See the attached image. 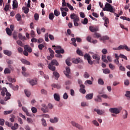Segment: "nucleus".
Here are the masks:
<instances>
[{"label":"nucleus","mask_w":130,"mask_h":130,"mask_svg":"<svg viewBox=\"0 0 130 130\" xmlns=\"http://www.w3.org/2000/svg\"><path fill=\"white\" fill-rule=\"evenodd\" d=\"M103 11L110 12V13H114L115 9L113 8L112 5L107 2L105 5V8H103Z\"/></svg>","instance_id":"1"},{"label":"nucleus","mask_w":130,"mask_h":130,"mask_svg":"<svg viewBox=\"0 0 130 130\" xmlns=\"http://www.w3.org/2000/svg\"><path fill=\"white\" fill-rule=\"evenodd\" d=\"M4 54H6V55H7V56H11V55L13 54L11 51H9L8 50H4Z\"/></svg>","instance_id":"16"},{"label":"nucleus","mask_w":130,"mask_h":130,"mask_svg":"<svg viewBox=\"0 0 130 130\" xmlns=\"http://www.w3.org/2000/svg\"><path fill=\"white\" fill-rule=\"evenodd\" d=\"M92 57L93 59H95L96 60V63H99V61L100 60V56H99L98 54H94L92 56Z\"/></svg>","instance_id":"11"},{"label":"nucleus","mask_w":130,"mask_h":130,"mask_svg":"<svg viewBox=\"0 0 130 130\" xmlns=\"http://www.w3.org/2000/svg\"><path fill=\"white\" fill-rule=\"evenodd\" d=\"M54 98L55 101H60V96H59V94L57 93L54 94Z\"/></svg>","instance_id":"18"},{"label":"nucleus","mask_w":130,"mask_h":130,"mask_svg":"<svg viewBox=\"0 0 130 130\" xmlns=\"http://www.w3.org/2000/svg\"><path fill=\"white\" fill-rule=\"evenodd\" d=\"M71 124L73 125V126H74L75 127H76V128H78V129H79V130L84 129L83 126H82L81 125H80V124L76 123L75 121H71Z\"/></svg>","instance_id":"5"},{"label":"nucleus","mask_w":130,"mask_h":130,"mask_svg":"<svg viewBox=\"0 0 130 130\" xmlns=\"http://www.w3.org/2000/svg\"><path fill=\"white\" fill-rule=\"evenodd\" d=\"M6 33H7V34H8V35H9V36H12V30H11L9 28H6Z\"/></svg>","instance_id":"34"},{"label":"nucleus","mask_w":130,"mask_h":130,"mask_svg":"<svg viewBox=\"0 0 130 130\" xmlns=\"http://www.w3.org/2000/svg\"><path fill=\"white\" fill-rule=\"evenodd\" d=\"M109 68L111 69V70H115V66L114 65H113L112 63L109 64Z\"/></svg>","instance_id":"58"},{"label":"nucleus","mask_w":130,"mask_h":130,"mask_svg":"<svg viewBox=\"0 0 130 130\" xmlns=\"http://www.w3.org/2000/svg\"><path fill=\"white\" fill-rule=\"evenodd\" d=\"M31 111H32V113H36L37 112V109L34 107H32Z\"/></svg>","instance_id":"63"},{"label":"nucleus","mask_w":130,"mask_h":130,"mask_svg":"<svg viewBox=\"0 0 130 130\" xmlns=\"http://www.w3.org/2000/svg\"><path fill=\"white\" fill-rule=\"evenodd\" d=\"M109 111L110 112H111V113H114L115 114H118V113H120V110L116 108H110Z\"/></svg>","instance_id":"8"},{"label":"nucleus","mask_w":130,"mask_h":130,"mask_svg":"<svg viewBox=\"0 0 130 130\" xmlns=\"http://www.w3.org/2000/svg\"><path fill=\"white\" fill-rule=\"evenodd\" d=\"M42 124L43 126H46L47 124H46V121L44 118L42 119Z\"/></svg>","instance_id":"50"},{"label":"nucleus","mask_w":130,"mask_h":130,"mask_svg":"<svg viewBox=\"0 0 130 130\" xmlns=\"http://www.w3.org/2000/svg\"><path fill=\"white\" fill-rule=\"evenodd\" d=\"M94 111L96 112L99 115H102L104 113V111L98 109H94Z\"/></svg>","instance_id":"19"},{"label":"nucleus","mask_w":130,"mask_h":130,"mask_svg":"<svg viewBox=\"0 0 130 130\" xmlns=\"http://www.w3.org/2000/svg\"><path fill=\"white\" fill-rule=\"evenodd\" d=\"M93 38H100V41H104L105 40H109V37L107 36L101 37V35L98 32H95L93 35Z\"/></svg>","instance_id":"3"},{"label":"nucleus","mask_w":130,"mask_h":130,"mask_svg":"<svg viewBox=\"0 0 130 130\" xmlns=\"http://www.w3.org/2000/svg\"><path fill=\"white\" fill-rule=\"evenodd\" d=\"M6 95L7 96L5 98V101H8L9 99H11V94L10 92H8V90H7V91L6 92Z\"/></svg>","instance_id":"14"},{"label":"nucleus","mask_w":130,"mask_h":130,"mask_svg":"<svg viewBox=\"0 0 130 130\" xmlns=\"http://www.w3.org/2000/svg\"><path fill=\"white\" fill-rule=\"evenodd\" d=\"M20 60L21 62H22V63H23L24 64H27L28 66H30V62H29V61H27L25 59H21Z\"/></svg>","instance_id":"22"},{"label":"nucleus","mask_w":130,"mask_h":130,"mask_svg":"<svg viewBox=\"0 0 130 130\" xmlns=\"http://www.w3.org/2000/svg\"><path fill=\"white\" fill-rule=\"evenodd\" d=\"M24 92L27 97H29L31 95V93L26 89L24 90Z\"/></svg>","instance_id":"60"},{"label":"nucleus","mask_w":130,"mask_h":130,"mask_svg":"<svg viewBox=\"0 0 130 130\" xmlns=\"http://www.w3.org/2000/svg\"><path fill=\"white\" fill-rule=\"evenodd\" d=\"M93 93L88 94L86 95L85 98L87 100H91V99L93 98Z\"/></svg>","instance_id":"24"},{"label":"nucleus","mask_w":130,"mask_h":130,"mask_svg":"<svg viewBox=\"0 0 130 130\" xmlns=\"http://www.w3.org/2000/svg\"><path fill=\"white\" fill-rule=\"evenodd\" d=\"M12 7H13V9H15V8H18V2H17V0L13 1Z\"/></svg>","instance_id":"26"},{"label":"nucleus","mask_w":130,"mask_h":130,"mask_svg":"<svg viewBox=\"0 0 130 130\" xmlns=\"http://www.w3.org/2000/svg\"><path fill=\"white\" fill-rule=\"evenodd\" d=\"M114 63L117 64V66H118V67H119V65L120 64V63H119V59H115L114 60Z\"/></svg>","instance_id":"47"},{"label":"nucleus","mask_w":130,"mask_h":130,"mask_svg":"<svg viewBox=\"0 0 130 130\" xmlns=\"http://www.w3.org/2000/svg\"><path fill=\"white\" fill-rule=\"evenodd\" d=\"M98 82L100 85H104V81L102 79H99Z\"/></svg>","instance_id":"59"},{"label":"nucleus","mask_w":130,"mask_h":130,"mask_svg":"<svg viewBox=\"0 0 130 130\" xmlns=\"http://www.w3.org/2000/svg\"><path fill=\"white\" fill-rule=\"evenodd\" d=\"M119 56L121 58H123V59H125V60H127V57H126V56L122 54H120Z\"/></svg>","instance_id":"49"},{"label":"nucleus","mask_w":130,"mask_h":130,"mask_svg":"<svg viewBox=\"0 0 130 130\" xmlns=\"http://www.w3.org/2000/svg\"><path fill=\"white\" fill-rule=\"evenodd\" d=\"M22 70L23 71V72H22V75H23V76H24V77H28V76H29V74L25 73V72H26V68L22 67Z\"/></svg>","instance_id":"21"},{"label":"nucleus","mask_w":130,"mask_h":130,"mask_svg":"<svg viewBox=\"0 0 130 130\" xmlns=\"http://www.w3.org/2000/svg\"><path fill=\"white\" fill-rule=\"evenodd\" d=\"M67 6L70 9V10H71V11H74V7L70 4L67 3Z\"/></svg>","instance_id":"52"},{"label":"nucleus","mask_w":130,"mask_h":130,"mask_svg":"<svg viewBox=\"0 0 130 130\" xmlns=\"http://www.w3.org/2000/svg\"><path fill=\"white\" fill-rule=\"evenodd\" d=\"M123 112L124 113V115H123V118L124 119H125V118H127V111H126V110H124L123 111Z\"/></svg>","instance_id":"42"},{"label":"nucleus","mask_w":130,"mask_h":130,"mask_svg":"<svg viewBox=\"0 0 130 130\" xmlns=\"http://www.w3.org/2000/svg\"><path fill=\"white\" fill-rule=\"evenodd\" d=\"M82 23L84 25H87V24H88V18H85L84 19V20L83 21H82Z\"/></svg>","instance_id":"51"},{"label":"nucleus","mask_w":130,"mask_h":130,"mask_svg":"<svg viewBox=\"0 0 130 130\" xmlns=\"http://www.w3.org/2000/svg\"><path fill=\"white\" fill-rule=\"evenodd\" d=\"M52 47H54V50H56V49H61V46H55V45H53Z\"/></svg>","instance_id":"57"},{"label":"nucleus","mask_w":130,"mask_h":130,"mask_svg":"<svg viewBox=\"0 0 130 130\" xmlns=\"http://www.w3.org/2000/svg\"><path fill=\"white\" fill-rule=\"evenodd\" d=\"M10 7H11V5L10 4H7L5 8H4V10L5 12H8L9 11V9H10Z\"/></svg>","instance_id":"41"},{"label":"nucleus","mask_w":130,"mask_h":130,"mask_svg":"<svg viewBox=\"0 0 130 130\" xmlns=\"http://www.w3.org/2000/svg\"><path fill=\"white\" fill-rule=\"evenodd\" d=\"M54 14L56 17H58L59 15H60V12L59 11H57L56 10H55L54 11Z\"/></svg>","instance_id":"45"},{"label":"nucleus","mask_w":130,"mask_h":130,"mask_svg":"<svg viewBox=\"0 0 130 130\" xmlns=\"http://www.w3.org/2000/svg\"><path fill=\"white\" fill-rule=\"evenodd\" d=\"M50 121L52 122V123H56V122L58 121V119L55 117L54 119H50Z\"/></svg>","instance_id":"32"},{"label":"nucleus","mask_w":130,"mask_h":130,"mask_svg":"<svg viewBox=\"0 0 130 130\" xmlns=\"http://www.w3.org/2000/svg\"><path fill=\"white\" fill-rule=\"evenodd\" d=\"M6 92H7V88H3V90L1 92V94L2 95V96L3 97H4V96L6 94Z\"/></svg>","instance_id":"44"},{"label":"nucleus","mask_w":130,"mask_h":130,"mask_svg":"<svg viewBox=\"0 0 130 130\" xmlns=\"http://www.w3.org/2000/svg\"><path fill=\"white\" fill-rule=\"evenodd\" d=\"M35 20L36 21H38L39 19V15L37 13H35L34 15Z\"/></svg>","instance_id":"61"},{"label":"nucleus","mask_w":130,"mask_h":130,"mask_svg":"<svg viewBox=\"0 0 130 130\" xmlns=\"http://www.w3.org/2000/svg\"><path fill=\"white\" fill-rule=\"evenodd\" d=\"M66 64H67V66H68L69 67H70V66H71V62H70L69 58H68L66 59Z\"/></svg>","instance_id":"64"},{"label":"nucleus","mask_w":130,"mask_h":130,"mask_svg":"<svg viewBox=\"0 0 130 130\" xmlns=\"http://www.w3.org/2000/svg\"><path fill=\"white\" fill-rule=\"evenodd\" d=\"M10 120L11 122H14V121H15V116L14 115H11Z\"/></svg>","instance_id":"56"},{"label":"nucleus","mask_w":130,"mask_h":130,"mask_svg":"<svg viewBox=\"0 0 130 130\" xmlns=\"http://www.w3.org/2000/svg\"><path fill=\"white\" fill-rule=\"evenodd\" d=\"M24 49L27 52H29V53H31L32 52V48L30 47L28 45H24Z\"/></svg>","instance_id":"12"},{"label":"nucleus","mask_w":130,"mask_h":130,"mask_svg":"<svg viewBox=\"0 0 130 130\" xmlns=\"http://www.w3.org/2000/svg\"><path fill=\"white\" fill-rule=\"evenodd\" d=\"M54 18V15L51 13L49 15V19L50 20H53V18Z\"/></svg>","instance_id":"53"},{"label":"nucleus","mask_w":130,"mask_h":130,"mask_svg":"<svg viewBox=\"0 0 130 130\" xmlns=\"http://www.w3.org/2000/svg\"><path fill=\"white\" fill-rule=\"evenodd\" d=\"M15 18L16 20H17L19 22H20V21H22V16H21V15H20L19 14H17L15 16Z\"/></svg>","instance_id":"29"},{"label":"nucleus","mask_w":130,"mask_h":130,"mask_svg":"<svg viewBox=\"0 0 130 130\" xmlns=\"http://www.w3.org/2000/svg\"><path fill=\"white\" fill-rule=\"evenodd\" d=\"M74 21V26H75L76 27H77V26H79V23H78V22H79V21H80V18H78L77 20H73Z\"/></svg>","instance_id":"39"},{"label":"nucleus","mask_w":130,"mask_h":130,"mask_svg":"<svg viewBox=\"0 0 130 130\" xmlns=\"http://www.w3.org/2000/svg\"><path fill=\"white\" fill-rule=\"evenodd\" d=\"M5 74H11V70L9 68H6L4 70Z\"/></svg>","instance_id":"46"},{"label":"nucleus","mask_w":130,"mask_h":130,"mask_svg":"<svg viewBox=\"0 0 130 130\" xmlns=\"http://www.w3.org/2000/svg\"><path fill=\"white\" fill-rule=\"evenodd\" d=\"M60 49V50H56L55 51L56 53L59 54H60V53H62V54L64 53V50H63V49H61H61Z\"/></svg>","instance_id":"30"},{"label":"nucleus","mask_w":130,"mask_h":130,"mask_svg":"<svg viewBox=\"0 0 130 130\" xmlns=\"http://www.w3.org/2000/svg\"><path fill=\"white\" fill-rule=\"evenodd\" d=\"M58 64L59 63L58 62H57V60L55 59H53L51 61V63L48 64V68L51 71L54 72V71H55L56 68L53 66H56V67H57Z\"/></svg>","instance_id":"2"},{"label":"nucleus","mask_w":130,"mask_h":130,"mask_svg":"<svg viewBox=\"0 0 130 130\" xmlns=\"http://www.w3.org/2000/svg\"><path fill=\"white\" fill-rule=\"evenodd\" d=\"M89 30L91 32H95L98 31V28L90 26H89Z\"/></svg>","instance_id":"17"},{"label":"nucleus","mask_w":130,"mask_h":130,"mask_svg":"<svg viewBox=\"0 0 130 130\" xmlns=\"http://www.w3.org/2000/svg\"><path fill=\"white\" fill-rule=\"evenodd\" d=\"M81 105L82 107H85L86 106H89V104L85 102L81 103Z\"/></svg>","instance_id":"43"},{"label":"nucleus","mask_w":130,"mask_h":130,"mask_svg":"<svg viewBox=\"0 0 130 130\" xmlns=\"http://www.w3.org/2000/svg\"><path fill=\"white\" fill-rule=\"evenodd\" d=\"M52 86L53 87V88H56L57 89H60V85L58 84H53L52 85Z\"/></svg>","instance_id":"55"},{"label":"nucleus","mask_w":130,"mask_h":130,"mask_svg":"<svg viewBox=\"0 0 130 130\" xmlns=\"http://www.w3.org/2000/svg\"><path fill=\"white\" fill-rule=\"evenodd\" d=\"M84 58L85 59H87V60L88 61V62L89 64H93V61H92V60H91V56H90V55L89 54L86 53L84 55Z\"/></svg>","instance_id":"6"},{"label":"nucleus","mask_w":130,"mask_h":130,"mask_svg":"<svg viewBox=\"0 0 130 130\" xmlns=\"http://www.w3.org/2000/svg\"><path fill=\"white\" fill-rule=\"evenodd\" d=\"M12 112H13V111H5L4 112V114L7 115V114H11Z\"/></svg>","instance_id":"62"},{"label":"nucleus","mask_w":130,"mask_h":130,"mask_svg":"<svg viewBox=\"0 0 130 130\" xmlns=\"http://www.w3.org/2000/svg\"><path fill=\"white\" fill-rule=\"evenodd\" d=\"M70 18L72 20H78V19H79V17H78V15H76L75 13H73L71 14Z\"/></svg>","instance_id":"15"},{"label":"nucleus","mask_w":130,"mask_h":130,"mask_svg":"<svg viewBox=\"0 0 130 130\" xmlns=\"http://www.w3.org/2000/svg\"><path fill=\"white\" fill-rule=\"evenodd\" d=\"M71 41L72 42V43H71V44H72L73 45H74V46H75V47H77V43H76V42H81L82 41V39L80 38H73L71 39Z\"/></svg>","instance_id":"4"},{"label":"nucleus","mask_w":130,"mask_h":130,"mask_svg":"<svg viewBox=\"0 0 130 130\" xmlns=\"http://www.w3.org/2000/svg\"><path fill=\"white\" fill-rule=\"evenodd\" d=\"M103 19L105 20L104 25L105 26V27H108L107 24H109V19L107 17H103Z\"/></svg>","instance_id":"20"},{"label":"nucleus","mask_w":130,"mask_h":130,"mask_svg":"<svg viewBox=\"0 0 130 130\" xmlns=\"http://www.w3.org/2000/svg\"><path fill=\"white\" fill-rule=\"evenodd\" d=\"M119 67L120 71H122L123 72H125V68H124V67L122 66V64H120Z\"/></svg>","instance_id":"40"},{"label":"nucleus","mask_w":130,"mask_h":130,"mask_svg":"<svg viewBox=\"0 0 130 130\" xmlns=\"http://www.w3.org/2000/svg\"><path fill=\"white\" fill-rule=\"evenodd\" d=\"M7 84H9L10 88H12V89H13V90H14V91H18V90H19V86L16 85L15 86L13 85V84H12V83H7Z\"/></svg>","instance_id":"10"},{"label":"nucleus","mask_w":130,"mask_h":130,"mask_svg":"<svg viewBox=\"0 0 130 130\" xmlns=\"http://www.w3.org/2000/svg\"><path fill=\"white\" fill-rule=\"evenodd\" d=\"M48 50L50 53V56H52V57H54V51H53V50H52V49L50 48H49Z\"/></svg>","instance_id":"31"},{"label":"nucleus","mask_w":130,"mask_h":130,"mask_svg":"<svg viewBox=\"0 0 130 130\" xmlns=\"http://www.w3.org/2000/svg\"><path fill=\"white\" fill-rule=\"evenodd\" d=\"M119 56L121 58H123V59H125V60H127V57H126V56L122 54H120Z\"/></svg>","instance_id":"48"},{"label":"nucleus","mask_w":130,"mask_h":130,"mask_svg":"<svg viewBox=\"0 0 130 130\" xmlns=\"http://www.w3.org/2000/svg\"><path fill=\"white\" fill-rule=\"evenodd\" d=\"M72 61L73 62V63H79V62H80V58H74L72 59Z\"/></svg>","instance_id":"28"},{"label":"nucleus","mask_w":130,"mask_h":130,"mask_svg":"<svg viewBox=\"0 0 130 130\" xmlns=\"http://www.w3.org/2000/svg\"><path fill=\"white\" fill-rule=\"evenodd\" d=\"M102 71L104 74H105L106 75L110 74L111 73L110 70H109V69H104L102 70Z\"/></svg>","instance_id":"27"},{"label":"nucleus","mask_w":130,"mask_h":130,"mask_svg":"<svg viewBox=\"0 0 130 130\" xmlns=\"http://www.w3.org/2000/svg\"><path fill=\"white\" fill-rule=\"evenodd\" d=\"M54 76L55 77V79L57 80L59 78V74L57 72H54L53 73Z\"/></svg>","instance_id":"35"},{"label":"nucleus","mask_w":130,"mask_h":130,"mask_svg":"<svg viewBox=\"0 0 130 130\" xmlns=\"http://www.w3.org/2000/svg\"><path fill=\"white\" fill-rule=\"evenodd\" d=\"M92 123L95 126H99V123H98V121H97L96 120H93L92 121Z\"/></svg>","instance_id":"54"},{"label":"nucleus","mask_w":130,"mask_h":130,"mask_svg":"<svg viewBox=\"0 0 130 130\" xmlns=\"http://www.w3.org/2000/svg\"><path fill=\"white\" fill-rule=\"evenodd\" d=\"M66 71H64L65 76H66L67 78L71 79V76H70V74H71V69L69 67H66Z\"/></svg>","instance_id":"7"},{"label":"nucleus","mask_w":130,"mask_h":130,"mask_svg":"<svg viewBox=\"0 0 130 130\" xmlns=\"http://www.w3.org/2000/svg\"><path fill=\"white\" fill-rule=\"evenodd\" d=\"M29 83L31 86H34L37 84V79L31 80L29 81Z\"/></svg>","instance_id":"25"},{"label":"nucleus","mask_w":130,"mask_h":130,"mask_svg":"<svg viewBox=\"0 0 130 130\" xmlns=\"http://www.w3.org/2000/svg\"><path fill=\"white\" fill-rule=\"evenodd\" d=\"M80 92L82 93V94H85L86 93V90L85 89V85L81 84L80 85Z\"/></svg>","instance_id":"13"},{"label":"nucleus","mask_w":130,"mask_h":130,"mask_svg":"<svg viewBox=\"0 0 130 130\" xmlns=\"http://www.w3.org/2000/svg\"><path fill=\"white\" fill-rule=\"evenodd\" d=\"M18 38L21 40H25V39H26V37H25V36H23V35H22V34H18Z\"/></svg>","instance_id":"36"},{"label":"nucleus","mask_w":130,"mask_h":130,"mask_svg":"<svg viewBox=\"0 0 130 130\" xmlns=\"http://www.w3.org/2000/svg\"><path fill=\"white\" fill-rule=\"evenodd\" d=\"M22 10H23L24 14H28L29 13V8L23 7L22 8Z\"/></svg>","instance_id":"38"},{"label":"nucleus","mask_w":130,"mask_h":130,"mask_svg":"<svg viewBox=\"0 0 130 130\" xmlns=\"http://www.w3.org/2000/svg\"><path fill=\"white\" fill-rule=\"evenodd\" d=\"M41 110L44 113H46L47 112H48V107L45 104H42Z\"/></svg>","instance_id":"9"},{"label":"nucleus","mask_w":130,"mask_h":130,"mask_svg":"<svg viewBox=\"0 0 130 130\" xmlns=\"http://www.w3.org/2000/svg\"><path fill=\"white\" fill-rule=\"evenodd\" d=\"M18 127H19V124H18V123H16L14 124L13 126L11 127V129H12V130L18 129Z\"/></svg>","instance_id":"33"},{"label":"nucleus","mask_w":130,"mask_h":130,"mask_svg":"<svg viewBox=\"0 0 130 130\" xmlns=\"http://www.w3.org/2000/svg\"><path fill=\"white\" fill-rule=\"evenodd\" d=\"M76 52L77 54L80 55L81 56H83L84 55V54H83V52L80 49H77Z\"/></svg>","instance_id":"37"},{"label":"nucleus","mask_w":130,"mask_h":130,"mask_svg":"<svg viewBox=\"0 0 130 130\" xmlns=\"http://www.w3.org/2000/svg\"><path fill=\"white\" fill-rule=\"evenodd\" d=\"M94 101H95V102H102L101 96L100 95H98L96 98L94 99Z\"/></svg>","instance_id":"23"}]
</instances>
